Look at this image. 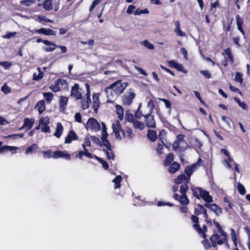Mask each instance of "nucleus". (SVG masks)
I'll return each instance as SVG.
<instances>
[{
    "mask_svg": "<svg viewBox=\"0 0 250 250\" xmlns=\"http://www.w3.org/2000/svg\"><path fill=\"white\" fill-rule=\"evenodd\" d=\"M193 195L196 198H202L207 203H211L213 201L212 197L209 195V192L204 190L201 187H192L191 188Z\"/></svg>",
    "mask_w": 250,
    "mask_h": 250,
    "instance_id": "1",
    "label": "nucleus"
},
{
    "mask_svg": "<svg viewBox=\"0 0 250 250\" xmlns=\"http://www.w3.org/2000/svg\"><path fill=\"white\" fill-rule=\"evenodd\" d=\"M190 219L193 223L192 225L193 229L197 232L199 235L203 238L207 237L206 232L208 231V228L206 225H204L202 228L199 224V219L198 216L191 215Z\"/></svg>",
    "mask_w": 250,
    "mask_h": 250,
    "instance_id": "2",
    "label": "nucleus"
},
{
    "mask_svg": "<svg viewBox=\"0 0 250 250\" xmlns=\"http://www.w3.org/2000/svg\"><path fill=\"white\" fill-rule=\"evenodd\" d=\"M128 85L127 82L122 83V80H118L109 85V88H114V93L117 96L121 95Z\"/></svg>",
    "mask_w": 250,
    "mask_h": 250,
    "instance_id": "3",
    "label": "nucleus"
},
{
    "mask_svg": "<svg viewBox=\"0 0 250 250\" xmlns=\"http://www.w3.org/2000/svg\"><path fill=\"white\" fill-rule=\"evenodd\" d=\"M112 128L117 140H121L122 139L120 134V132L123 135V137L126 138L125 129V130L122 129L121 124L119 120H116L115 123L112 124Z\"/></svg>",
    "mask_w": 250,
    "mask_h": 250,
    "instance_id": "4",
    "label": "nucleus"
},
{
    "mask_svg": "<svg viewBox=\"0 0 250 250\" xmlns=\"http://www.w3.org/2000/svg\"><path fill=\"white\" fill-rule=\"evenodd\" d=\"M136 94L133 89L130 88L125 94L122 96V101L123 104L130 105L132 104L133 100L135 98Z\"/></svg>",
    "mask_w": 250,
    "mask_h": 250,
    "instance_id": "5",
    "label": "nucleus"
},
{
    "mask_svg": "<svg viewBox=\"0 0 250 250\" xmlns=\"http://www.w3.org/2000/svg\"><path fill=\"white\" fill-rule=\"evenodd\" d=\"M144 117L145 118L144 124L148 128H155L156 127L154 116L152 115L153 113L144 112Z\"/></svg>",
    "mask_w": 250,
    "mask_h": 250,
    "instance_id": "6",
    "label": "nucleus"
},
{
    "mask_svg": "<svg viewBox=\"0 0 250 250\" xmlns=\"http://www.w3.org/2000/svg\"><path fill=\"white\" fill-rule=\"evenodd\" d=\"M84 125L87 130H88V127H89L91 130L98 131L101 128L100 125L98 121L93 118H89L86 124Z\"/></svg>",
    "mask_w": 250,
    "mask_h": 250,
    "instance_id": "7",
    "label": "nucleus"
},
{
    "mask_svg": "<svg viewBox=\"0 0 250 250\" xmlns=\"http://www.w3.org/2000/svg\"><path fill=\"white\" fill-rule=\"evenodd\" d=\"M209 240L212 244V246L213 248L217 247V245H221L223 244L227 239H225V237H223L222 239H220V236L218 234L214 233L209 238Z\"/></svg>",
    "mask_w": 250,
    "mask_h": 250,
    "instance_id": "8",
    "label": "nucleus"
},
{
    "mask_svg": "<svg viewBox=\"0 0 250 250\" xmlns=\"http://www.w3.org/2000/svg\"><path fill=\"white\" fill-rule=\"evenodd\" d=\"M30 32L33 33H37L42 34L46 36H55L56 31L50 28H41L38 29L30 30Z\"/></svg>",
    "mask_w": 250,
    "mask_h": 250,
    "instance_id": "9",
    "label": "nucleus"
},
{
    "mask_svg": "<svg viewBox=\"0 0 250 250\" xmlns=\"http://www.w3.org/2000/svg\"><path fill=\"white\" fill-rule=\"evenodd\" d=\"M235 18L237 29L242 33L244 39H245L246 38V33L243 28V26L244 24V20L239 15H237L235 16Z\"/></svg>",
    "mask_w": 250,
    "mask_h": 250,
    "instance_id": "10",
    "label": "nucleus"
},
{
    "mask_svg": "<svg viewBox=\"0 0 250 250\" xmlns=\"http://www.w3.org/2000/svg\"><path fill=\"white\" fill-rule=\"evenodd\" d=\"M64 158L66 160L70 161L71 160V155L66 151L65 152L62 150H56L53 153V158L58 159L60 158Z\"/></svg>",
    "mask_w": 250,
    "mask_h": 250,
    "instance_id": "11",
    "label": "nucleus"
},
{
    "mask_svg": "<svg viewBox=\"0 0 250 250\" xmlns=\"http://www.w3.org/2000/svg\"><path fill=\"white\" fill-rule=\"evenodd\" d=\"M233 21V18L227 17V21L225 22L224 20L222 21L223 28L224 32L227 34L229 32L231 31V25Z\"/></svg>",
    "mask_w": 250,
    "mask_h": 250,
    "instance_id": "12",
    "label": "nucleus"
},
{
    "mask_svg": "<svg viewBox=\"0 0 250 250\" xmlns=\"http://www.w3.org/2000/svg\"><path fill=\"white\" fill-rule=\"evenodd\" d=\"M78 139L79 137L77 134L73 129H71L65 139L64 143L70 144L72 141L78 140Z\"/></svg>",
    "mask_w": 250,
    "mask_h": 250,
    "instance_id": "13",
    "label": "nucleus"
},
{
    "mask_svg": "<svg viewBox=\"0 0 250 250\" xmlns=\"http://www.w3.org/2000/svg\"><path fill=\"white\" fill-rule=\"evenodd\" d=\"M79 85L78 83H75L72 87L71 90V96L75 97L76 100H80L82 98L81 93L79 91Z\"/></svg>",
    "mask_w": 250,
    "mask_h": 250,
    "instance_id": "14",
    "label": "nucleus"
},
{
    "mask_svg": "<svg viewBox=\"0 0 250 250\" xmlns=\"http://www.w3.org/2000/svg\"><path fill=\"white\" fill-rule=\"evenodd\" d=\"M60 48L61 49L62 53H65L67 51V49L65 46L64 45H58L56 44L55 46L53 47H42V49L46 52H52L57 48Z\"/></svg>",
    "mask_w": 250,
    "mask_h": 250,
    "instance_id": "15",
    "label": "nucleus"
},
{
    "mask_svg": "<svg viewBox=\"0 0 250 250\" xmlns=\"http://www.w3.org/2000/svg\"><path fill=\"white\" fill-rule=\"evenodd\" d=\"M68 102V98L67 97L61 96L59 100V108L60 111L66 109V105Z\"/></svg>",
    "mask_w": 250,
    "mask_h": 250,
    "instance_id": "16",
    "label": "nucleus"
},
{
    "mask_svg": "<svg viewBox=\"0 0 250 250\" xmlns=\"http://www.w3.org/2000/svg\"><path fill=\"white\" fill-rule=\"evenodd\" d=\"M114 88H109V86H107L104 89V92L106 94V97L107 99V102L108 103H113V100H112V98L113 97V93H114Z\"/></svg>",
    "mask_w": 250,
    "mask_h": 250,
    "instance_id": "17",
    "label": "nucleus"
},
{
    "mask_svg": "<svg viewBox=\"0 0 250 250\" xmlns=\"http://www.w3.org/2000/svg\"><path fill=\"white\" fill-rule=\"evenodd\" d=\"M189 180L190 178H187L185 174H181L175 179L174 182L176 184H182L183 182H185V183H188Z\"/></svg>",
    "mask_w": 250,
    "mask_h": 250,
    "instance_id": "18",
    "label": "nucleus"
},
{
    "mask_svg": "<svg viewBox=\"0 0 250 250\" xmlns=\"http://www.w3.org/2000/svg\"><path fill=\"white\" fill-rule=\"evenodd\" d=\"M132 124L135 129L142 131L145 128V124L138 120L135 119Z\"/></svg>",
    "mask_w": 250,
    "mask_h": 250,
    "instance_id": "19",
    "label": "nucleus"
},
{
    "mask_svg": "<svg viewBox=\"0 0 250 250\" xmlns=\"http://www.w3.org/2000/svg\"><path fill=\"white\" fill-rule=\"evenodd\" d=\"M180 168V165L176 162H173L169 166L168 171L170 173H174Z\"/></svg>",
    "mask_w": 250,
    "mask_h": 250,
    "instance_id": "20",
    "label": "nucleus"
},
{
    "mask_svg": "<svg viewBox=\"0 0 250 250\" xmlns=\"http://www.w3.org/2000/svg\"><path fill=\"white\" fill-rule=\"evenodd\" d=\"M35 123V120L33 118L29 119L28 118H25L24 119V125L21 128V129L23 128L24 127L27 128V130H29L31 129Z\"/></svg>",
    "mask_w": 250,
    "mask_h": 250,
    "instance_id": "21",
    "label": "nucleus"
},
{
    "mask_svg": "<svg viewBox=\"0 0 250 250\" xmlns=\"http://www.w3.org/2000/svg\"><path fill=\"white\" fill-rule=\"evenodd\" d=\"M147 137L152 142H155L157 139V132L154 130L148 129L146 134Z\"/></svg>",
    "mask_w": 250,
    "mask_h": 250,
    "instance_id": "22",
    "label": "nucleus"
},
{
    "mask_svg": "<svg viewBox=\"0 0 250 250\" xmlns=\"http://www.w3.org/2000/svg\"><path fill=\"white\" fill-rule=\"evenodd\" d=\"M63 127L61 123H58L57 124V128L54 135L57 138H60L62 134Z\"/></svg>",
    "mask_w": 250,
    "mask_h": 250,
    "instance_id": "23",
    "label": "nucleus"
},
{
    "mask_svg": "<svg viewBox=\"0 0 250 250\" xmlns=\"http://www.w3.org/2000/svg\"><path fill=\"white\" fill-rule=\"evenodd\" d=\"M175 28L174 29V32L177 36L183 37L186 35L185 33L183 32L180 29V23L179 21H177L175 22Z\"/></svg>",
    "mask_w": 250,
    "mask_h": 250,
    "instance_id": "24",
    "label": "nucleus"
},
{
    "mask_svg": "<svg viewBox=\"0 0 250 250\" xmlns=\"http://www.w3.org/2000/svg\"><path fill=\"white\" fill-rule=\"evenodd\" d=\"M83 155L89 158H93L92 154L90 152H88L87 149L84 151H79L78 153L76 154V157L82 159Z\"/></svg>",
    "mask_w": 250,
    "mask_h": 250,
    "instance_id": "25",
    "label": "nucleus"
},
{
    "mask_svg": "<svg viewBox=\"0 0 250 250\" xmlns=\"http://www.w3.org/2000/svg\"><path fill=\"white\" fill-rule=\"evenodd\" d=\"M209 209L213 211L216 216H219L222 213V208L214 203L211 204Z\"/></svg>",
    "mask_w": 250,
    "mask_h": 250,
    "instance_id": "26",
    "label": "nucleus"
},
{
    "mask_svg": "<svg viewBox=\"0 0 250 250\" xmlns=\"http://www.w3.org/2000/svg\"><path fill=\"white\" fill-rule=\"evenodd\" d=\"M174 160L173 154L172 153H169L168 154L165 159L164 160V165L165 167L169 166L172 163V161Z\"/></svg>",
    "mask_w": 250,
    "mask_h": 250,
    "instance_id": "27",
    "label": "nucleus"
},
{
    "mask_svg": "<svg viewBox=\"0 0 250 250\" xmlns=\"http://www.w3.org/2000/svg\"><path fill=\"white\" fill-rule=\"evenodd\" d=\"M39 148V146L37 144H33L27 148L25 151V153L28 154H32L33 152H36Z\"/></svg>",
    "mask_w": 250,
    "mask_h": 250,
    "instance_id": "28",
    "label": "nucleus"
},
{
    "mask_svg": "<svg viewBox=\"0 0 250 250\" xmlns=\"http://www.w3.org/2000/svg\"><path fill=\"white\" fill-rule=\"evenodd\" d=\"M116 109V113L118 115V118L120 120H123L124 118V110L123 107L120 105L117 104L115 106Z\"/></svg>",
    "mask_w": 250,
    "mask_h": 250,
    "instance_id": "29",
    "label": "nucleus"
},
{
    "mask_svg": "<svg viewBox=\"0 0 250 250\" xmlns=\"http://www.w3.org/2000/svg\"><path fill=\"white\" fill-rule=\"evenodd\" d=\"M195 164H192L190 166H187L185 167L184 172L187 175L188 178H190L193 172L195 171V169L194 167H195Z\"/></svg>",
    "mask_w": 250,
    "mask_h": 250,
    "instance_id": "30",
    "label": "nucleus"
},
{
    "mask_svg": "<svg viewBox=\"0 0 250 250\" xmlns=\"http://www.w3.org/2000/svg\"><path fill=\"white\" fill-rule=\"evenodd\" d=\"M36 107L40 114H42L45 109V102L43 100L39 101L36 104Z\"/></svg>",
    "mask_w": 250,
    "mask_h": 250,
    "instance_id": "31",
    "label": "nucleus"
},
{
    "mask_svg": "<svg viewBox=\"0 0 250 250\" xmlns=\"http://www.w3.org/2000/svg\"><path fill=\"white\" fill-rule=\"evenodd\" d=\"M213 224L216 227V228L218 229L219 231L220 232L222 236L225 237V239L226 240V237H227V233L226 232L222 229L221 226L219 224V223L215 220V219H214L213 220Z\"/></svg>",
    "mask_w": 250,
    "mask_h": 250,
    "instance_id": "32",
    "label": "nucleus"
},
{
    "mask_svg": "<svg viewBox=\"0 0 250 250\" xmlns=\"http://www.w3.org/2000/svg\"><path fill=\"white\" fill-rule=\"evenodd\" d=\"M122 180V177L121 175H117L113 180L112 182L114 183V188L115 189L120 188L121 185V183Z\"/></svg>",
    "mask_w": 250,
    "mask_h": 250,
    "instance_id": "33",
    "label": "nucleus"
},
{
    "mask_svg": "<svg viewBox=\"0 0 250 250\" xmlns=\"http://www.w3.org/2000/svg\"><path fill=\"white\" fill-rule=\"evenodd\" d=\"M49 88L51 89V90L56 93L57 92H59L61 90V87L60 86V84H59V83L57 80H56L49 87Z\"/></svg>",
    "mask_w": 250,
    "mask_h": 250,
    "instance_id": "34",
    "label": "nucleus"
},
{
    "mask_svg": "<svg viewBox=\"0 0 250 250\" xmlns=\"http://www.w3.org/2000/svg\"><path fill=\"white\" fill-rule=\"evenodd\" d=\"M38 70L39 71V73L37 74L36 73H34L33 76V79L37 81L41 80L44 76L43 72L41 71L40 67H38Z\"/></svg>",
    "mask_w": 250,
    "mask_h": 250,
    "instance_id": "35",
    "label": "nucleus"
},
{
    "mask_svg": "<svg viewBox=\"0 0 250 250\" xmlns=\"http://www.w3.org/2000/svg\"><path fill=\"white\" fill-rule=\"evenodd\" d=\"M42 5L43 8L47 11L53 9L52 0H45Z\"/></svg>",
    "mask_w": 250,
    "mask_h": 250,
    "instance_id": "36",
    "label": "nucleus"
},
{
    "mask_svg": "<svg viewBox=\"0 0 250 250\" xmlns=\"http://www.w3.org/2000/svg\"><path fill=\"white\" fill-rule=\"evenodd\" d=\"M225 55L227 56V59H229L231 63L234 62L233 56L230 48H227L224 50Z\"/></svg>",
    "mask_w": 250,
    "mask_h": 250,
    "instance_id": "37",
    "label": "nucleus"
},
{
    "mask_svg": "<svg viewBox=\"0 0 250 250\" xmlns=\"http://www.w3.org/2000/svg\"><path fill=\"white\" fill-rule=\"evenodd\" d=\"M141 106V104H140L138 107V109L135 111L134 113V117L135 119H141L142 117H144L145 113L143 112L142 111H140V108Z\"/></svg>",
    "mask_w": 250,
    "mask_h": 250,
    "instance_id": "38",
    "label": "nucleus"
},
{
    "mask_svg": "<svg viewBox=\"0 0 250 250\" xmlns=\"http://www.w3.org/2000/svg\"><path fill=\"white\" fill-rule=\"evenodd\" d=\"M179 202L182 205H187L189 204V201L186 194H181Z\"/></svg>",
    "mask_w": 250,
    "mask_h": 250,
    "instance_id": "39",
    "label": "nucleus"
},
{
    "mask_svg": "<svg viewBox=\"0 0 250 250\" xmlns=\"http://www.w3.org/2000/svg\"><path fill=\"white\" fill-rule=\"evenodd\" d=\"M125 132L126 138L128 140H131L135 136V134L133 133L132 129L129 127H125Z\"/></svg>",
    "mask_w": 250,
    "mask_h": 250,
    "instance_id": "40",
    "label": "nucleus"
},
{
    "mask_svg": "<svg viewBox=\"0 0 250 250\" xmlns=\"http://www.w3.org/2000/svg\"><path fill=\"white\" fill-rule=\"evenodd\" d=\"M125 119L127 122L131 123H132L133 121L135 120L133 116V115L128 110L126 111L125 113Z\"/></svg>",
    "mask_w": 250,
    "mask_h": 250,
    "instance_id": "41",
    "label": "nucleus"
},
{
    "mask_svg": "<svg viewBox=\"0 0 250 250\" xmlns=\"http://www.w3.org/2000/svg\"><path fill=\"white\" fill-rule=\"evenodd\" d=\"M36 17L37 18L35 19V20L37 21H43L47 22H50L53 23V21L47 18L44 16H42V15H37L36 16Z\"/></svg>",
    "mask_w": 250,
    "mask_h": 250,
    "instance_id": "42",
    "label": "nucleus"
},
{
    "mask_svg": "<svg viewBox=\"0 0 250 250\" xmlns=\"http://www.w3.org/2000/svg\"><path fill=\"white\" fill-rule=\"evenodd\" d=\"M43 97L48 104H50L52 101L54 95L51 92H45L43 93Z\"/></svg>",
    "mask_w": 250,
    "mask_h": 250,
    "instance_id": "43",
    "label": "nucleus"
},
{
    "mask_svg": "<svg viewBox=\"0 0 250 250\" xmlns=\"http://www.w3.org/2000/svg\"><path fill=\"white\" fill-rule=\"evenodd\" d=\"M37 43L43 42L46 45L55 46L56 43L54 42L49 41L48 40H42L41 38H38L36 40Z\"/></svg>",
    "mask_w": 250,
    "mask_h": 250,
    "instance_id": "44",
    "label": "nucleus"
},
{
    "mask_svg": "<svg viewBox=\"0 0 250 250\" xmlns=\"http://www.w3.org/2000/svg\"><path fill=\"white\" fill-rule=\"evenodd\" d=\"M207 237H206L205 238H204V240H203L201 241L202 244L203 245L204 248L207 250L209 249L212 246V244H211L208 239H207Z\"/></svg>",
    "mask_w": 250,
    "mask_h": 250,
    "instance_id": "45",
    "label": "nucleus"
},
{
    "mask_svg": "<svg viewBox=\"0 0 250 250\" xmlns=\"http://www.w3.org/2000/svg\"><path fill=\"white\" fill-rule=\"evenodd\" d=\"M101 140L102 146H105L108 150L111 151L112 149L111 145L107 138L102 139Z\"/></svg>",
    "mask_w": 250,
    "mask_h": 250,
    "instance_id": "46",
    "label": "nucleus"
},
{
    "mask_svg": "<svg viewBox=\"0 0 250 250\" xmlns=\"http://www.w3.org/2000/svg\"><path fill=\"white\" fill-rule=\"evenodd\" d=\"M91 103V100H88L87 99H83L82 100V108L83 109H86L89 107V104Z\"/></svg>",
    "mask_w": 250,
    "mask_h": 250,
    "instance_id": "47",
    "label": "nucleus"
},
{
    "mask_svg": "<svg viewBox=\"0 0 250 250\" xmlns=\"http://www.w3.org/2000/svg\"><path fill=\"white\" fill-rule=\"evenodd\" d=\"M196 206H197V207L199 208V209H200V210H201V211H202V213H203V216L205 218V219L208 218V214L207 213V210L206 209V208H204V206L200 204H197L196 205Z\"/></svg>",
    "mask_w": 250,
    "mask_h": 250,
    "instance_id": "48",
    "label": "nucleus"
},
{
    "mask_svg": "<svg viewBox=\"0 0 250 250\" xmlns=\"http://www.w3.org/2000/svg\"><path fill=\"white\" fill-rule=\"evenodd\" d=\"M188 183H184L180 186V192L181 194H186L188 189Z\"/></svg>",
    "mask_w": 250,
    "mask_h": 250,
    "instance_id": "49",
    "label": "nucleus"
},
{
    "mask_svg": "<svg viewBox=\"0 0 250 250\" xmlns=\"http://www.w3.org/2000/svg\"><path fill=\"white\" fill-rule=\"evenodd\" d=\"M42 153L44 159L53 158V152L50 149L47 151H42Z\"/></svg>",
    "mask_w": 250,
    "mask_h": 250,
    "instance_id": "50",
    "label": "nucleus"
},
{
    "mask_svg": "<svg viewBox=\"0 0 250 250\" xmlns=\"http://www.w3.org/2000/svg\"><path fill=\"white\" fill-rule=\"evenodd\" d=\"M239 193L241 195H244L246 192V189L245 187L241 183H238L237 187Z\"/></svg>",
    "mask_w": 250,
    "mask_h": 250,
    "instance_id": "51",
    "label": "nucleus"
},
{
    "mask_svg": "<svg viewBox=\"0 0 250 250\" xmlns=\"http://www.w3.org/2000/svg\"><path fill=\"white\" fill-rule=\"evenodd\" d=\"M149 13V10L147 8H145L143 10L137 8L135 11L134 14L135 15H140L143 14H148Z\"/></svg>",
    "mask_w": 250,
    "mask_h": 250,
    "instance_id": "52",
    "label": "nucleus"
},
{
    "mask_svg": "<svg viewBox=\"0 0 250 250\" xmlns=\"http://www.w3.org/2000/svg\"><path fill=\"white\" fill-rule=\"evenodd\" d=\"M59 84L61 85L62 87L65 88L68 87V83L66 80L62 79L59 78L57 79Z\"/></svg>",
    "mask_w": 250,
    "mask_h": 250,
    "instance_id": "53",
    "label": "nucleus"
},
{
    "mask_svg": "<svg viewBox=\"0 0 250 250\" xmlns=\"http://www.w3.org/2000/svg\"><path fill=\"white\" fill-rule=\"evenodd\" d=\"M243 75L240 72H236L234 78V81L236 82H239L241 83H243Z\"/></svg>",
    "mask_w": 250,
    "mask_h": 250,
    "instance_id": "54",
    "label": "nucleus"
},
{
    "mask_svg": "<svg viewBox=\"0 0 250 250\" xmlns=\"http://www.w3.org/2000/svg\"><path fill=\"white\" fill-rule=\"evenodd\" d=\"M147 107H148L149 108V111L148 112H149V113L153 112V110L154 108V103H153V101L152 100H151V99L149 100V101H148V102L147 103Z\"/></svg>",
    "mask_w": 250,
    "mask_h": 250,
    "instance_id": "55",
    "label": "nucleus"
},
{
    "mask_svg": "<svg viewBox=\"0 0 250 250\" xmlns=\"http://www.w3.org/2000/svg\"><path fill=\"white\" fill-rule=\"evenodd\" d=\"M142 44L149 49H153L154 47L148 41L145 40L142 42Z\"/></svg>",
    "mask_w": 250,
    "mask_h": 250,
    "instance_id": "56",
    "label": "nucleus"
},
{
    "mask_svg": "<svg viewBox=\"0 0 250 250\" xmlns=\"http://www.w3.org/2000/svg\"><path fill=\"white\" fill-rule=\"evenodd\" d=\"M12 63L9 61H4L0 62V65H2L6 70L9 69L11 67Z\"/></svg>",
    "mask_w": 250,
    "mask_h": 250,
    "instance_id": "57",
    "label": "nucleus"
},
{
    "mask_svg": "<svg viewBox=\"0 0 250 250\" xmlns=\"http://www.w3.org/2000/svg\"><path fill=\"white\" fill-rule=\"evenodd\" d=\"M83 149L84 150H86V146H91V142L88 137H86L84 139V143L82 145Z\"/></svg>",
    "mask_w": 250,
    "mask_h": 250,
    "instance_id": "58",
    "label": "nucleus"
},
{
    "mask_svg": "<svg viewBox=\"0 0 250 250\" xmlns=\"http://www.w3.org/2000/svg\"><path fill=\"white\" fill-rule=\"evenodd\" d=\"M200 73L207 79H210L211 78V74L208 70H200Z\"/></svg>",
    "mask_w": 250,
    "mask_h": 250,
    "instance_id": "59",
    "label": "nucleus"
},
{
    "mask_svg": "<svg viewBox=\"0 0 250 250\" xmlns=\"http://www.w3.org/2000/svg\"><path fill=\"white\" fill-rule=\"evenodd\" d=\"M221 119L222 121L227 124L229 127L231 128L230 122H231V120L229 117L223 116H222Z\"/></svg>",
    "mask_w": 250,
    "mask_h": 250,
    "instance_id": "60",
    "label": "nucleus"
},
{
    "mask_svg": "<svg viewBox=\"0 0 250 250\" xmlns=\"http://www.w3.org/2000/svg\"><path fill=\"white\" fill-rule=\"evenodd\" d=\"M35 0H24L21 1V3L26 6H30L31 4L35 3Z\"/></svg>",
    "mask_w": 250,
    "mask_h": 250,
    "instance_id": "61",
    "label": "nucleus"
},
{
    "mask_svg": "<svg viewBox=\"0 0 250 250\" xmlns=\"http://www.w3.org/2000/svg\"><path fill=\"white\" fill-rule=\"evenodd\" d=\"M91 138L93 143L98 145L101 146H102V144L100 142V140L98 137L95 136H91Z\"/></svg>",
    "mask_w": 250,
    "mask_h": 250,
    "instance_id": "62",
    "label": "nucleus"
},
{
    "mask_svg": "<svg viewBox=\"0 0 250 250\" xmlns=\"http://www.w3.org/2000/svg\"><path fill=\"white\" fill-rule=\"evenodd\" d=\"M17 34H18V33L16 32H7L6 33V34L4 35H3L2 36V37L3 39H10V38L15 36V35H16Z\"/></svg>",
    "mask_w": 250,
    "mask_h": 250,
    "instance_id": "63",
    "label": "nucleus"
},
{
    "mask_svg": "<svg viewBox=\"0 0 250 250\" xmlns=\"http://www.w3.org/2000/svg\"><path fill=\"white\" fill-rule=\"evenodd\" d=\"M41 130L42 131L45 133H48L50 132V128L49 126L48 125V124H42Z\"/></svg>",
    "mask_w": 250,
    "mask_h": 250,
    "instance_id": "64",
    "label": "nucleus"
}]
</instances>
